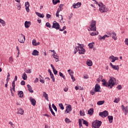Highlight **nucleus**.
Masks as SVG:
<instances>
[{"mask_svg":"<svg viewBox=\"0 0 128 128\" xmlns=\"http://www.w3.org/2000/svg\"><path fill=\"white\" fill-rule=\"evenodd\" d=\"M102 86H107L108 88H112V86L116 84V78L112 77H110V79L108 82H106L104 79L102 80Z\"/></svg>","mask_w":128,"mask_h":128,"instance_id":"obj_1","label":"nucleus"},{"mask_svg":"<svg viewBox=\"0 0 128 128\" xmlns=\"http://www.w3.org/2000/svg\"><path fill=\"white\" fill-rule=\"evenodd\" d=\"M78 46L76 48V50L74 52V54H76L78 52H79L80 54H84V53L86 52V50H84L82 46L84 45L80 44V43H78Z\"/></svg>","mask_w":128,"mask_h":128,"instance_id":"obj_2","label":"nucleus"},{"mask_svg":"<svg viewBox=\"0 0 128 128\" xmlns=\"http://www.w3.org/2000/svg\"><path fill=\"white\" fill-rule=\"evenodd\" d=\"M98 6H99V10L101 12H108V8H107L104 4H99Z\"/></svg>","mask_w":128,"mask_h":128,"instance_id":"obj_3","label":"nucleus"},{"mask_svg":"<svg viewBox=\"0 0 128 128\" xmlns=\"http://www.w3.org/2000/svg\"><path fill=\"white\" fill-rule=\"evenodd\" d=\"M96 20H92L90 22V30H92L93 32H96Z\"/></svg>","mask_w":128,"mask_h":128,"instance_id":"obj_4","label":"nucleus"},{"mask_svg":"<svg viewBox=\"0 0 128 128\" xmlns=\"http://www.w3.org/2000/svg\"><path fill=\"white\" fill-rule=\"evenodd\" d=\"M102 121L96 120L92 123V126L93 128H100L102 126Z\"/></svg>","mask_w":128,"mask_h":128,"instance_id":"obj_5","label":"nucleus"},{"mask_svg":"<svg viewBox=\"0 0 128 128\" xmlns=\"http://www.w3.org/2000/svg\"><path fill=\"white\" fill-rule=\"evenodd\" d=\"M19 38L18 39V41L19 42H20V44H24V42L26 41V37L22 34H21L18 35Z\"/></svg>","mask_w":128,"mask_h":128,"instance_id":"obj_6","label":"nucleus"},{"mask_svg":"<svg viewBox=\"0 0 128 128\" xmlns=\"http://www.w3.org/2000/svg\"><path fill=\"white\" fill-rule=\"evenodd\" d=\"M52 28H56V30H60V24L56 22V21H54L53 22V24L52 26Z\"/></svg>","mask_w":128,"mask_h":128,"instance_id":"obj_7","label":"nucleus"},{"mask_svg":"<svg viewBox=\"0 0 128 128\" xmlns=\"http://www.w3.org/2000/svg\"><path fill=\"white\" fill-rule=\"evenodd\" d=\"M99 116H102V118H106L108 116V112L106 110H104L103 112H100L99 113Z\"/></svg>","mask_w":128,"mask_h":128,"instance_id":"obj_8","label":"nucleus"},{"mask_svg":"<svg viewBox=\"0 0 128 128\" xmlns=\"http://www.w3.org/2000/svg\"><path fill=\"white\" fill-rule=\"evenodd\" d=\"M72 106L70 104H68L66 106V109L65 110V114H70V112H72Z\"/></svg>","mask_w":128,"mask_h":128,"instance_id":"obj_9","label":"nucleus"},{"mask_svg":"<svg viewBox=\"0 0 128 128\" xmlns=\"http://www.w3.org/2000/svg\"><path fill=\"white\" fill-rule=\"evenodd\" d=\"M121 108L122 110L124 112L125 116H126L128 114V106H126V107H124V106L122 105Z\"/></svg>","mask_w":128,"mask_h":128,"instance_id":"obj_10","label":"nucleus"},{"mask_svg":"<svg viewBox=\"0 0 128 128\" xmlns=\"http://www.w3.org/2000/svg\"><path fill=\"white\" fill-rule=\"evenodd\" d=\"M100 85L98 84H96L95 86L94 90L96 92H100Z\"/></svg>","mask_w":128,"mask_h":128,"instance_id":"obj_11","label":"nucleus"},{"mask_svg":"<svg viewBox=\"0 0 128 128\" xmlns=\"http://www.w3.org/2000/svg\"><path fill=\"white\" fill-rule=\"evenodd\" d=\"M80 6H82V3L78 2L77 4H74L72 5V7L74 8H78L80 7Z\"/></svg>","mask_w":128,"mask_h":128,"instance_id":"obj_12","label":"nucleus"},{"mask_svg":"<svg viewBox=\"0 0 128 128\" xmlns=\"http://www.w3.org/2000/svg\"><path fill=\"white\" fill-rule=\"evenodd\" d=\"M30 100L32 106H36V100L34 98H33L32 97L30 98Z\"/></svg>","mask_w":128,"mask_h":128,"instance_id":"obj_13","label":"nucleus"},{"mask_svg":"<svg viewBox=\"0 0 128 128\" xmlns=\"http://www.w3.org/2000/svg\"><path fill=\"white\" fill-rule=\"evenodd\" d=\"M110 36L112 37V38H113V40H118V37L116 36V34L114 32H113L112 33H111Z\"/></svg>","mask_w":128,"mask_h":128,"instance_id":"obj_14","label":"nucleus"},{"mask_svg":"<svg viewBox=\"0 0 128 128\" xmlns=\"http://www.w3.org/2000/svg\"><path fill=\"white\" fill-rule=\"evenodd\" d=\"M110 64L112 68H114V70H120V66H118L113 65L112 63H110Z\"/></svg>","mask_w":128,"mask_h":128,"instance_id":"obj_15","label":"nucleus"},{"mask_svg":"<svg viewBox=\"0 0 128 128\" xmlns=\"http://www.w3.org/2000/svg\"><path fill=\"white\" fill-rule=\"evenodd\" d=\"M25 8L27 12H30V3L28 2L25 3Z\"/></svg>","mask_w":128,"mask_h":128,"instance_id":"obj_16","label":"nucleus"},{"mask_svg":"<svg viewBox=\"0 0 128 128\" xmlns=\"http://www.w3.org/2000/svg\"><path fill=\"white\" fill-rule=\"evenodd\" d=\"M10 92L12 94V96H14V92H16V86H12V87H10Z\"/></svg>","mask_w":128,"mask_h":128,"instance_id":"obj_17","label":"nucleus"},{"mask_svg":"<svg viewBox=\"0 0 128 128\" xmlns=\"http://www.w3.org/2000/svg\"><path fill=\"white\" fill-rule=\"evenodd\" d=\"M24 26L26 28H28L30 26V22L26 21L24 22Z\"/></svg>","mask_w":128,"mask_h":128,"instance_id":"obj_18","label":"nucleus"},{"mask_svg":"<svg viewBox=\"0 0 128 128\" xmlns=\"http://www.w3.org/2000/svg\"><path fill=\"white\" fill-rule=\"evenodd\" d=\"M32 44L33 46H40V42H36V39H34L32 41Z\"/></svg>","mask_w":128,"mask_h":128,"instance_id":"obj_19","label":"nucleus"},{"mask_svg":"<svg viewBox=\"0 0 128 128\" xmlns=\"http://www.w3.org/2000/svg\"><path fill=\"white\" fill-rule=\"evenodd\" d=\"M52 56L54 58L56 59V62H58V54L56 52H54V54L52 55Z\"/></svg>","mask_w":128,"mask_h":128,"instance_id":"obj_20","label":"nucleus"},{"mask_svg":"<svg viewBox=\"0 0 128 128\" xmlns=\"http://www.w3.org/2000/svg\"><path fill=\"white\" fill-rule=\"evenodd\" d=\"M49 108L52 116H56V114L54 113V112L52 108V105L50 104H49Z\"/></svg>","mask_w":128,"mask_h":128,"instance_id":"obj_21","label":"nucleus"},{"mask_svg":"<svg viewBox=\"0 0 128 128\" xmlns=\"http://www.w3.org/2000/svg\"><path fill=\"white\" fill-rule=\"evenodd\" d=\"M18 96L21 98H24V92L22 91H18Z\"/></svg>","mask_w":128,"mask_h":128,"instance_id":"obj_22","label":"nucleus"},{"mask_svg":"<svg viewBox=\"0 0 128 128\" xmlns=\"http://www.w3.org/2000/svg\"><path fill=\"white\" fill-rule=\"evenodd\" d=\"M108 118L110 124H112V120H114V117L112 116H108Z\"/></svg>","mask_w":128,"mask_h":128,"instance_id":"obj_23","label":"nucleus"},{"mask_svg":"<svg viewBox=\"0 0 128 128\" xmlns=\"http://www.w3.org/2000/svg\"><path fill=\"white\" fill-rule=\"evenodd\" d=\"M36 16H38L39 18H44V14H42L38 12H36Z\"/></svg>","mask_w":128,"mask_h":128,"instance_id":"obj_24","label":"nucleus"},{"mask_svg":"<svg viewBox=\"0 0 128 128\" xmlns=\"http://www.w3.org/2000/svg\"><path fill=\"white\" fill-rule=\"evenodd\" d=\"M86 64L88 66H92V62L90 60H88L86 61Z\"/></svg>","mask_w":128,"mask_h":128,"instance_id":"obj_25","label":"nucleus"},{"mask_svg":"<svg viewBox=\"0 0 128 128\" xmlns=\"http://www.w3.org/2000/svg\"><path fill=\"white\" fill-rule=\"evenodd\" d=\"M27 88H28V90L30 92H34V90H32V86H30V84H28Z\"/></svg>","mask_w":128,"mask_h":128,"instance_id":"obj_26","label":"nucleus"},{"mask_svg":"<svg viewBox=\"0 0 128 128\" xmlns=\"http://www.w3.org/2000/svg\"><path fill=\"white\" fill-rule=\"evenodd\" d=\"M39 52L36 50H34L33 52H32V56H38Z\"/></svg>","mask_w":128,"mask_h":128,"instance_id":"obj_27","label":"nucleus"},{"mask_svg":"<svg viewBox=\"0 0 128 128\" xmlns=\"http://www.w3.org/2000/svg\"><path fill=\"white\" fill-rule=\"evenodd\" d=\"M88 114L90 116H92L94 114V109L92 108H90L89 110H88Z\"/></svg>","mask_w":128,"mask_h":128,"instance_id":"obj_28","label":"nucleus"},{"mask_svg":"<svg viewBox=\"0 0 128 128\" xmlns=\"http://www.w3.org/2000/svg\"><path fill=\"white\" fill-rule=\"evenodd\" d=\"M43 96H44L46 98V100H48V94H46V92H43Z\"/></svg>","mask_w":128,"mask_h":128,"instance_id":"obj_29","label":"nucleus"},{"mask_svg":"<svg viewBox=\"0 0 128 128\" xmlns=\"http://www.w3.org/2000/svg\"><path fill=\"white\" fill-rule=\"evenodd\" d=\"M24 111L22 108H20L18 110V114H24Z\"/></svg>","mask_w":128,"mask_h":128,"instance_id":"obj_30","label":"nucleus"},{"mask_svg":"<svg viewBox=\"0 0 128 128\" xmlns=\"http://www.w3.org/2000/svg\"><path fill=\"white\" fill-rule=\"evenodd\" d=\"M110 60H112V62H116V60L114 59V56H111L109 58Z\"/></svg>","mask_w":128,"mask_h":128,"instance_id":"obj_31","label":"nucleus"},{"mask_svg":"<svg viewBox=\"0 0 128 128\" xmlns=\"http://www.w3.org/2000/svg\"><path fill=\"white\" fill-rule=\"evenodd\" d=\"M82 120H83V122H82L83 124H85L86 126H88V121L84 119H82Z\"/></svg>","mask_w":128,"mask_h":128,"instance_id":"obj_32","label":"nucleus"},{"mask_svg":"<svg viewBox=\"0 0 128 128\" xmlns=\"http://www.w3.org/2000/svg\"><path fill=\"white\" fill-rule=\"evenodd\" d=\"M22 78L24 80H27L28 78V76L26 74V72H24L23 74V76H22Z\"/></svg>","mask_w":128,"mask_h":128,"instance_id":"obj_33","label":"nucleus"},{"mask_svg":"<svg viewBox=\"0 0 128 128\" xmlns=\"http://www.w3.org/2000/svg\"><path fill=\"white\" fill-rule=\"evenodd\" d=\"M104 104V100L98 101L97 102V104H98V106H102V104Z\"/></svg>","mask_w":128,"mask_h":128,"instance_id":"obj_34","label":"nucleus"},{"mask_svg":"<svg viewBox=\"0 0 128 128\" xmlns=\"http://www.w3.org/2000/svg\"><path fill=\"white\" fill-rule=\"evenodd\" d=\"M120 99L118 98H115L114 102H116V104H118L120 102Z\"/></svg>","mask_w":128,"mask_h":128,"instance_id":"obj_35","label":"nucleus"},{"mask_svg":"<svg viewBox=\"0 0 128 128\" xmlns=\"http://www.w3.org/2000/svg\"><path fill=\"white\" fill-rule=\"evenodd\" d=\"M65 122L66 124H70L72 122V121L68 118H65Z\"/></svg>","mask_w":128,"mask_h":128,"instance_id":"obj_36","label":"nucleus"},{"mask_svg":"<svg viewBox=\"0 0 128 128\" xmlns=\"http://www.w3.org/2000/svg\"><path fill=\"white\" fill-rule=\"evenodd\" d=\"M0 22L2 24V26H6V22H4V20H3L0 18Z\"/></svg>","mask_w":128,"mask_h":128,"instance_id":"obj_37","label":"nucleus"},{"mask_svg":"<svg viewBox=\"0 0 128 128\" xmlns=\"http://www.w3.org/2000/svg\"><path fill=\"white\" fill-rule=\"evenodd\" d=\"M94 42L90 43L88 44V46H89L90 48H94Z\"/></svg>","mask_w":128,"mask_h":128,"instance_id":"obj_38","label":"nucleus"},{"mask_svg":"<svg viewBox=\"0 0 128 128\" xmlns=\"http://www.w3.org/2000/svg\"><path fill=\"white\" fill-rule=\"evenodd\" d=\"M58 2H60V0H52L53 4H56Z\"/></svg>","mask_w":128,"mask_h":128,"instance_id":"obj_39","label":"nucleus"},{"mask_svg":"<svg viewBox=\"0 0 128 128\" xmlns=\"http://www.w3.org/2000/svg\"><path fill=\"white\" fill-rule=\"evenodd\" d=\"M59 75L61 78H62L64 80H66V76H64V74L62 72H59Z\"/></svg>","mask_w":128,"mask_h":128,"instance_id":"obj_40","label":"nucleus"},{"mask_svg":"<svg viewBox=\"0 0 128 128\" xmlns=\"http://www.w3.org/2000/svg\"><path fill=\"white\" fill-rule=\"evenodd\" d=\"M52 108L54 110L55 112H58V108H56V106H54V104H52Z\"/></svg>","mask_w":128,"mask_h":128,"instance_id":"obj_41","label":"nucleus"},{"mask_svg":"<svg viewBox=\"0 0 128 128\" xmlns=\"http://www.w3.org/2000/svg\"><path fill=\"white\" fill-rule=\"evenodd\" d=\"M46 26L47 28H52V25H50V22H48L46 23Z\"/></svg>","mask_w":128,"mask_h":128,"instance_id":"obj_42","label":"nucleus"},{"mask_svg":"<svg viewBox=\"0 0 128 128\" xmlns=\"http://www.w3.org/2000/svg\"><path fill=\"white\" fill-rule=\"evenodd\" d=\"M51 78L52 79V80L53 82H55V78H54V74H52L50 75Z\"/></svg>","mask_w":128,"mask_h":128,"instance_id":"obj_43","label":"nucleus"},{"mask_svg":"<svg viewBox=\"0 0 128 128\" xmlns=\"http://www.w3.org/2000/svg\"><path fill=\"white\" fill-rule=\"evenodd\" d=\"M59 106L61 110H64V104H59Z\"/></svg>","mask_w":128,"mask_h":128,"instance_id":"obj_44","label":"nucleus"},{"mask_svg":"<svg viewBox=\"0 0 128 128\" xmlns=\"http://www.w3.org/2000/svg\"><path fill=\"white\" fill-rule=\"evenodd\" d=\"M78 124L80 126H82V119L80 118L78 120Z\"/></svg>","mask_w":128,"mask_h":128,"instance_id":"obj_45","label":"nucleus"},{"mask_svg":"<svg viewBox=\"0 0 128 128\" xmlns=\"http://www.w3.org/2000/svg\"><path fill=\"white\" fill-rule=\"evenodd\" d=\"M90 34L91 36H98V32H92Z\"/></svg>","mask_w":128,"mask_h":128,"instance_id":"obj_46","label":"nucleus"},{"mask_svg":"<svg viewBox=\"0 0 128 128\" xmlns=\"http://www.w3.org/2000/svg\"><path fill=\"white\" fill-rule=\"evenodd\" d=\"M66 26H64L62 29H61L60 28L59 29V30H60V32H64V30H66Z\"/></svg>","mask_w":128,"mask_h":128,"instance_id":"obj_47","label":"nucleus"},{"mask_svg":"<svg viewBox=\"0 0 128 128\" xmlns=\"http://www.w3.org/2000/svg\"><path fill=\"white\" fill-rule=\"evenodd\" d=\"M52 70L54 74H58V70H56L55 68L53 69Z\"/></svg>","mask_w":128,"mask_h":128,"instance_id":"obj_48","label":"nucleus"},{"mask_svg":"<svg viewBox=\"0 0 128 128\" xmlns=\"http://www.w3.org/2000/svg\"><path fill=\"white\" fill-rule=\"evenodd\" d=\"M64 6V4H60L59 6V10H62V7Z\"/></svg>","mask_w":128,"mask_h":128,"instance_id":"obj_49","label":"nucleus"},{"mask_svg":"<svg viewBox=\"0 0 128 128\" xmlns=\"http://www.w3.org/2000/svg\"><path fill=\"white\" fill-rule=\"evenodd\" d=\"M9 62H14V58H12V56H10L9 58Z\"/></svg>","mask_w":128,"mask_h":128,"instance_id":"obj_50","label":"nucleus"},{"mask_svg":"<svg viewBox=\"0 0 128 128\" xmlns=\"http://www.w3.org/2000/svg\"><path fill=\"white\" fill-rule=\"evenodd\" d=\"M117 88L118 90H122V85H118L117 86Z\"/></svg>","mask_w":128,"mask_h":128,"instance_id":"obj_51","label":"nucleus"},{"mask_svg":"<svg viewBox=\"0 0 128 128\" xmlns=\"http://www.w3.org/2000/svg\"><path fill=\"white\" fill-rule=\"evenodd\" d=\"M80 116H84V112L80 110Z\"/></svg>","mask_w":128,"mask_h":128,"instance_id":"obj_52","label":"nucleus"},{"mask_svg":"<svg viewBox=\"0 0 128 128\" xmlns=\"http://www.w3.org/2000/svg\"><path fill=\"white\" fill-rule=\"evenodd\" d=\"M20 84L22 86H24V84H26V82H24V80H22L20 82Z\"/></svg>","mask_w":128,"mask_h":128,"instance_id":"obj_53","label":"nucleus"},{"mask_svg":"<svg viewBox=\"0 0 128 128\" xmlns=\"http://www.w3.org/2000/svg\"><path fill=\"white\" fill-rule=\"evenodd\" d=\"M71 76V78L72 80V82H74L76 80V78H74V75H72Z\"/></svg>","mask_w":128,"mask_h":128,"instance_id":"obj_54","label":"nucleus"},{"mask_svg":"<svg viewBox=\"0 0 128 128\" xmlns=\"http://www.w3.org/2000/svg\"><path fill=\"white\" fill-rule=\"evenodd\" d=\"M12 86H16V81L14 80L12 82Z\"/></svg>","mask_w":128,"mask_h":128,"instance_id":"obj_55","label":"nucleus"},{"mask_svg":"<svg viewBox=\"0 0 128 128\" xmlns=\"http://www.w3.org/2000/svg\"><path fill=\"white\" fill-rule=\"evenodd\" d=\"M68 74H70V76H74V71L71 70V72H69Z\"/></svg>","mask_w":128,"mask_h":128,"instance_id":"obj_56","label":"nucleus"},{"mask_svg":"<svg viewBox=\"0 0 128 128\" xmlns=\"http://www.w3.org/2000/svg\"><path fill=\"white\" fill-rule=\"evenodd\" d=\"M90 92V94H92V96H94V94H96L94 91L91 90Z\"/></svg>","mask_w":128,"mask_h":128,"instance_id":"obj_57","label":"nucleus"},{"mask_svg":"<svg viewBox=\"0 0 128 128\" xmlns=\"http://www.w3.org/2000/svg\"><path fill=\"white\" fill-rule=\"evenodd\" d=\"M34 82L36 83V82H38V78H36Z\"/></svg>","mask_w":128,"mask_h":128,"instance_id":"obj_58","label":"nucleus"},{"mask_svg":"<svg viewBox=\"0 0 128 128\" xmlns=\"http://www.w3.org/2000/svg\"><path fill=\"white\" fill-rule=\"evenodd\" d=\"M125 44H126V46H128V38H126L125 40Z\"/></svg>","mask_w":128,"mask_h":128,"instance_id":"obj_59","label":"nucleus"},{"mask_svg":"<svg viewBox=\"0 0 128 128\" xmlns=\"http://www.w3.org/2000/svg\"><path fill=\"white\" fill-rule=\"evenodd\" d=\"M26 72H27V74H30L32 72V71L28 69L26 70Z\"/></svg>","mask_w":128,"mask_h":128,"instance_id":"obj_60","label":"nucleus"},{"mask_svg":"<svg viewBox=\"0 0 128 128\" xmlns=\"http://www.w3.org/2000/svg\"><path fill=\"white\" fill-rule=\"evenodd\" d=\"M52 17V15L50 14H46V18H50Z\"/></svg>","mask_w":128,"mask_h":128,"instance_id":"obj_61","label":"nucleus"},{"mask_svg":"<svg viewBox=\"0 0 128 128\" xmlns=\"http://www.w3.org/2000/svg\"><path fill=\"white\" fill-rule=\"evenodd\" d=\"M100 40H105L106 38L104 37V36H100Z\"/></svg>","mask_w":128,"mask_h":128,"instance_id":"obj_62","label":"nucleus"},{"mask_svg":"<svg viewBox=\"0 0 128 128\" xmlns=\"http://www.w3.org/2000/svg\"><path fill=\"white\" fill-rule=\"evenodd\" d=\"M106 34H108V36H112L111 32H106Z\"/></svg>","mask_w":128,"mask_h":128,"instance_id":"obj_63","label":"nucleus"},{"mask_svg":"<svg viewBox=\"0 0 128 128\" xmlns=\"http://www.w3.org/2000/svg\"><path fill=\"white\" fill-rule=\"evenodd\" d=\"M40 82H42V84H44V80L42 79H40Z\"/></svg>","mask_w":128,"mask_h":128,"instance_id":"obj_64","label":"nucleus"}]
</instances>
